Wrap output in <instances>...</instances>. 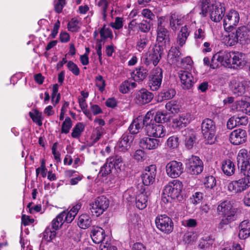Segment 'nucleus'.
Returning <instances> with one entry per match:
<instances>
[{"label": "nucleus", "mask_w": 250, "mask_h": 250, "mask_svg": "<svg viewBox=\"0 0 250 250\" xmlns=\"http://www.w3.org/2000/svg\"><path fill=\"white\" fill-rule=\"evenodd\" d=\"M238 166L244 177L229 183L228 189L230 192L236 194L241 193L250 187V156L245 149L239 150L237 157Z\"/></svg>", "instance_id": "1"}, {"label": "nucleus", "mask_w": 250, "mask_h": 250, "mask_svg": "<svg viewBox=\"0 0 250 250\" xmlns=\"http://www.w3.org/2000/svg\"><path fill=\"white\" fill-rule=\"evenodd\" d=\"M226 11L225 4L224 3L216 2L215 3L207 5L204 4L202 7V14L206 16L209 13L211 20L214 22H219L225 16Z\"/></svg>", "instance_id": "2"}, {"label": "nucleus", "mask_w": 250, "mask_h": 250, "mask_svg": "<svg viewBox=\"0 0 250 250\" xmlns=\"http://www.w3.org/2000/svg\"><path fill=\"white\" fill-rule=\"evenodd\" d=\"M153 115L149 112H147L144 117V124H146V133L149 136L155 138L164 137L167 134L165 127L162 125L153 123Z\"/></svg>", "instance_id": "3"}, {"label": "nucleus", "mask_w": 250, "mask_h": 250, "mask_svg": "<svg viewBox=\"0 0 250 250\" xmlns=\"http://www.w3.org/2000/svg\"><path fill=\"white\" fill-rule=\"evenodd\" d=\"M217 211L224 215L220 225H227L235 220L236 209L232 207L229 201H225L221 203L217 207Z\"/></svg>", "instance_id": "4"}, {"label": "nucleus", "mask_w": 250, "mask_h": 250, "mask_svg": "<svg viewBox=\"0 0 250 250\" xmlns=\"http://www.w3.org/2000/svg\"><path fill=\"white\" fill-rule=\"evenodd\" d=\"M201 130L206 144L212 145L215 141L216 126L212 120L205 119L202 123Z\"/></svg>", "instance_id": "5"}, {"label": "nucleus", "mask_w": 250, "mask_h": 250, "mask_svg": "<svg viewBox=\"0 0 250 250\" xmlns=\"http://www.w3.org/2000/svg\"><path fill=\"white\" fill-rule=\"evenodd\" d=\"M109 200L104 196L97 197L94 202L90 204L92 214L98 217L105 211L109 206Z\"/></svg>", "instance_id": "6"}, {"label": "nucleus", "mask_w": 250, "mask_h": 250, "mask_svg": "<svg viewBox=\"0 0 250 250\" xmlns=\"http://www.w3.org/2000/svg\"><path fill=\"white\" fill-rule=\"evenodd\" d=\"M240 21L239 13L235 10H230L227 13L223 20V26L227 32H230L238 25Z\"/></svg>", "instance_id": "7"}, {"label": "nucleus", "mask_w": 250, "mask_h": 250, "mask_svg": "<svg viewBox=\"0 0 250 250\" xmlns=\"http://www.w3.org/2000/svg\"><path fill=\"white\" fill-rule=\"evenodd\" d=\"M187 172L190 175H198L203 170V163L199 157L192 155L186 162Z\"/></svg>", "instance_id": "8"}, {"label": "nucleus", "mask_w": 250, "mask_h": 250, "mask_svg": "<svg viewBox=\"0 0 250 250\" xmlns=\"http://www.w3.org/2000/svg\"><path fill=\"white\" fill-rule=\"evenodd\" d=\"M182 188V182L178 180H174L165 187L163 193L172 199H175L179 196Z\"/></svg>", "instance_id": "9"}, {"label": "nucleus", "mask_w": 250, "mask_h": 250, "mask_svg": "<svg viewBox=\"0 0 250 250\" xmlns=\"http://www.w3.org/2000/svg\"><path fill=\"white\" fill-rule=\"evenodd\" d=\"M163 78V71L160 67L153 69L150 74L148 85L152 91L158 90L160 87Z\"/></svg>", "instance_id": "10"}, {"label": "nucleus", "mask_w": 250, "mask_h": 250, "mask_svg": "<svg viewBox=\"0 0 250 250\" xmlns=\"http://www.w3.org/2000/svg\"><path fill=\"white\" fill-rule=\"evenodd\" d=\"M178 75L181 86L184 89H190L196 82L197 79L195 75L188 71L180 70L178 72Z\"/></svg>", "instance_id": "11"}, {"label": "nucleus", "mask_w": 250, "mask_h": 250, "mask_svg": "<svg viewBox=\"0 0 250 250\" xmlns=\"http://www.w3.org/2000/svg\"><path fill=\"white\" fill-rule=\"evenodd\" d=\"M163 52V48L161 45H155L145 58L144 62L146 65L151 63L156 66L159 62Z\"/></svg>", "instance_id": "12"}, {"label": "nucleus", "mask_w": 250, "mask_h": 250, "mask_svg": "<svg viewBox=\"0 0 250 250\" xmlns=\"http://www.w3.org/2000/svg\"><path fill=\"white\" fill-rule=\"evenodd\" d=\"M183 164L180 162L171 161L166 167L167 175L172 178L178 177L183 172Z\"/></svg>", "instance_id": "13"}, {"label": "nucleus", "mask_w": 250, "mask_h": 250, "mask_svg": "<svg viewBox=\"0 0 250 250\" xmlns=\"http://www.w3.org/2000/svg\"><path fill=\"white\" fill-rule=\"evenodd\" d=\"M229 52L220 51L214 54L211 61L210 67L215 69L219 64L228 67Z\"/></svg>", "instance_id": "14"}, {"label": "nucleus", "mask_w": 250, "mask_h": 250, "mask_svg": "<svg viewBox=\"0 0 250 250\" xmlns=\"http://www.w3.org/2000/svg\"><path fill=\"white\" fill-rule=\"evenodd\" d=\"M155 223L157 228L163 232L169 233L172 230V220L166 215L157 216L155 220Z\"/></svg>", "instance_id": "15"}, {"label": "nucleus", "mask_w": 250, "mask_h": 250, "mask_svg": "<svg viewBox=\"0 0 250 250\" xmlns=\"http://www.w3.org/2000/svg\"><path fill=\"white\" fill-rule=\"evenodd\" d=\"M249 82L245 80L235 79L231 82L230 88L234 95L240 96L245 93Z\"/></svg>", "instance_id": "16"}, {"label": "nucleus", "mask_w": 250, "mask_h": 250, "mask_svg": "<svg viewBox=\"0 0 250 250\" xmlns=\"http://www.w3.org/2000/svg\"><path fill=\"white\" fill-rule=\"evenodd\" d=\"M156 167L152 165L147 167L142 174L143 183L145 186H149L153 184L156 175Z\"/></svg>", "instance_id": "17"}, {"label": "nucleus", "mask_w": 250, "mask_h": 250, "mask_svg": "<svg viewBox=\"0 0 250 250\" xmlns=\"http://www.w3.org/2000/svg\"><path fill=\"white\" fill-rule=\"evenodd\" d=\"M182 139L186 147L188 149L192 148L196 143V137L193 130L186 128L182 131Z\"/></svg>", "instance_id": "18"}, {"label": "nucleus", "mask_w": 250, "mask_h": 250, "mask_svg": "<svg viewBox=\"0 0 250 250\" xmlns=\"http://www.w3.org/2000/svg\"><path fill=\"white\" fill-rule=\"evenodd\" d=\"M153 94L146 89H142L135 94V100L137 104L143 105L149 103L153 99Z\"/></svg>", "instance_id": "19"}, {"label": "nucleus", "mask_w": 250, "mask_h": 250, "mask_svg": "<svg viewBox=\"0 0 250 250\" xmlns=\"http://www.w3.org/2000/svg\"><path fill=\"white\" fill-rule=\"evenodd\" d=\"M247 133L242 129H237L233 130L229 135L230 142L234 145H238L246 141Z\"/></svg>", "instance_id": "20"}, {"label": "nucleus", "mask_w": 250, "mask_h": 250, "mask_svg": "<svg viewBox=\"0 0 250 250\" xmlns=\"http://www.w3.org/2000/svg\"><path fill=\"white\" fill-rule=\"evenodd\" d=\"M134 137L129 134H124L118 142L116 146L117 149L120 151L125 152L130 147Z\"/></svg>", "instance_id": "21"}, {"label": "nucleus", "mask_w": 250, "mask_h": 250, "mask_svg": "<svg viewBox=\"0 0 250 250\" xmlns=\"http://www.w3.org/2000/svg\"><path fill=\"white\" fill-rule=\"evenodd\" d=\"M160 145L158 139L150 137H144L140 141V146L143 149L153 150L156 149Z\"/></svg>", "instance_id": "22"}, {"label": "nucleus", "mask_w": 250, "mask_h": 250, "mask_svg": "<svg viewBox=\"0 0 250 250\" xmlns=\"http://www.w3.org/2000/svg\"><path fill=\"white\" fill-rule=\"evenodd\" d=\"M191 120L190 114L188 113H183L172 121V126L175 128L179 129L186 126Z\"/></svg>", "instance_id": "23"}, {"label": "nucleus", "mask_w": 250, "mask_h": 250, "mask_svg": "<svg viewBox=\"0 0 250 250\" xmlns=\"http://www.w3.org/2000/svg\"><path fill=\"white\" fill-rule=\"evenodd\" d=\"M148 194L145 189H141L136 197V207L139 209L145 208L147 204Z\"/></svg>", "instance_id": "24"}, {"label": "nucleus", "mask_w": 250, "mask_h": 250, "mask_svg": "<svg viewBox=\"0 0 250 250\" xmlns=\"http://www.w3.org/2000/svg\"><path fill=\"white\" fill-rule=\"evenodd\" d=\"M238 236L241 239H245L250 236V222L248 220L242 221L239 226Z\"/></svg>", "instance_id": "25"}, {"label": "nucleus", "mask_w": 250, "mask_h": 250, "mask_svg": "<svg viewBox=\"0 0 250 250\" xmlns=\"http://www.w3.org/2000/svg\"><path fill=\"white\" fill-rule=\"evenodd\" d=\"M91 237L95 243H101L105 238L104 230L100 227H95L92 230Z\"/></svg>", "instance_id": "26"}, {"label": "nucleus", "mask_w": 250, "mask_h": 250, "mask_svg": "<svg viewBox=\"0 0 250 250\" xmlns=\"http://www.w3.org/2000/svg\"><path fill=\"white\" fill-rule=\"evenodd\" d=\"M233 57L234 59L233 69H241L246 65L247 60L245 54L235 51L234 56Z\"/></svg>", "instance_id": "27"}, {"label": "nucleus", "mask_w": 250, "mask_h": 250, "mask_svg": "<svg viewBox=\"0 0 250 250\" xmlns=\"http://www.w3.org/2000/svg\"><path fill=\"white\" fill-rule=\"evenodd\" d=\"M144 126L146 127V124H144V118L143 119L141 118H137L130 124L128 130L132 134H137Z\"/></svg>", "instance_id": "28"}, {"label": "nucleus", "mask_w": 250, "mask_h": 250, "mask_svg": "<svg viewBox=\"0 0 250 250\" xmlns=\"http://www.w3.org/2000/svg\"><path fill=\"white\" fill-rule=\"evenodd\" d=\"M189 34L187 26L185 25L182 27L177 38V43L180 46L182 47L186 43Z\"/></svg>", "instance_id": "29"}, {"label": "nucleus", "mask_w": 250, "mask_h": 250, "mask_svg": "<svg viewBox=\"0 0 250 250\" xmlns=\"http://www.w3.org/2000/svg\"><path fill=\"white\" fill-rule=\"evenodd\" d=\"M147 71L143 67L136 68L131 74L132 78L135 81H141L144 80L147 75Z\"/></svg>", "instance_id": "30"}, {"label": "nucleus", "mask_w": 250, "mask_h": 250, "mask_svg": "<svg viewBox=\"0 0 250 250\" xmlns=\"http://www.w3.org/2000/svg\"><path fill=\"white\" fill-rule=\"evenodd\" d=\"M222 169L225 174L231 176L234 173L235 166L230 160H227L222 162Z\"/></svg>", "instance_id": "31"}, {"label": "nucleus", "mask_w": 250, "mask_h": 250, "mask_svg": "<svg viewBox=\"0 0 250 250\" xmlns=\"http://www.w3.org/2000/svg\"><path fill=\"white\" fill-rule=\"evenodd\" d=\"M165 108L169 113L176 114L180 112L181 105L178 101L171 100L166 104Z\"/></svg>", "instance_id": "32"}, {"label": "nucleus", "mask_w": 250, "mask_h": 250, "mask_svg": "<svg viewBox=\"0 0 250 250\" xmlns=\"http://www.w3.org/2000/svg\"><path fill=\"white\" fill-rule=\"evenodd\" d=\"M92 220L89 215L86 214L81 215L78 218V225L82 229L88 228L91 225Z\"/></svg>", "instance_id": "33"}, {"label": "nucleus", "mask_w": 250, "mask_h": 250, "mask_svg": "<svg viewBox=\"0 0 250 250\" xmlns=\"http://www.w3.org/2000/svg\"><path fill=\"white\" fill-rule=\"evenodd\" d=\"M249 32L248 29L245 26H240L234 31L238 41L241 43L248 39Z\"/></svg>", "instance_id": "34"}, {"label": "nucleus", "mask_w": 250, "mask_h": 250, "mask_svg": "<svg viewBox=\"0 0 250 250\" xmlns=\"http://www.w3.org/2000/svg\"><path fill=\"white\" fill-rule=\"evenodd\" d=\"M157 41L159 42H166L169 41V32L165 27H160L157 29Z\"/></svg>", "instance_id": "35"}, {"label": "nucleus", "mask_w": 250, "mask_h": 250, "mask_svg": "<svg viewBox=\"0 0 250 250\" xmlns=\"http://www.w3.org/2000/svg\"><path fill=\"white\" fill-rule=\"evenodd\" d=\"M96 4L99 8L104 20H105L106 11L110 3V0H95Z\"/></svg>", "instance_id": "36"}, {"label": "nucleus", "mask_w": 250, "mask_h": 250, "mask_svg": "<svg viewBox=\"0 0 250 250\" xmlns=\"http://www.w3.org/2000/svg\"><path fill=\"white\" fill-rule=\"evenodd\" d=\"M137 23L135 20H132L128 24L127 26H125L124 35L127 38L135 34Z\"/></svg>", "instance_id": "37"}, {"label": "nucleus", "mask_w": 250, "mask_h": 250, "mask_svg": "<svg viewBox=\"0 0 250 250\" xmlns=\"http://www.w3.org/2000/svg\"><path fill=\"white\" fill-rule=\"evenodd\" d=\"M181 53L177 47L172 46L169 50L167 58L171 63H174L178 61L180 57Z\"/></svg>", "instance_id": "38"}, {"label": "nucleus", "mask_w": 250, "mask_h": 250, "mask_svg": "<svg viewBox=\"0 0 250 250\" xmlns=\"http://www.w3.org/2000/svg\"><path fill=\"white\" fill-rule=\"evenodd\" d=\"M228 35L224 39V42L227 46H233L237 43L239 41L234 32H228Z\"/></svg>", "instance_id": "39"}, {"label": "nucleus", "mask_w": 250, "mask_h": 250, "mask_svg": "<svg viewBox=\"0 0 250 250\" xmlns=\"http://www.w3.org/2000/svg\"><path fill=\"white\" fill-rule=\"evenodd\" d=\"M148 42L149 40L146 36L144 35H140L139 38L136 42L137 50L140 52L143 51L146 47Z\"/></svg>", "instance_id": "40"}, {"label": "nucleus", "mask_w": 250, "mask_h": 250, "mask_svg": "<svg viewBox=\"0 0 250 250\" xmlns=\"http://www.w3.org/2000/svg\"><path fill=\"white\" fill-rule=\"evenodd\" d=\"M108 164L113 165V168L116 169H120L123 165V160L121 157L115 156L108 158Z\"/></svg>", "instance_id": "41"}, {"label": "nucleus", "mask_w": 250, "mask_h": 250, "mask_svg": "<svg viewBox=\"0 0 250 250\" xmlns=\"http://www.w3.org/2000/svg\"><path fill=\"white\" fill-rule=\"evenodd\" d=\"M84 125L83 123H78L76 125L72 130L71 136L74 138H79L82 132L84 131Z\"/></svg>", "instance_id": "42"}, {"label": "nucleus", "mask_w": 250, "mask_h": 250, "mask_svg": "<svg viewBox=\"0 0 250 250\" xmlns=\"http://www.w3.org/2000/svg\"><path fill=\"white\" fill-rule=\"evenodd\" d=\"M64 222L62 215L60 213L52 221L51 226L52 228L56 231L61 228Z\"/></svg>", "instance_id": "43"}, {"label": "nucleus", "mask_w": 250, "mask_h": 250, "mask_svg": "<svg viewBox=\"0 0 250 250\" xmlns=\"http://www.w3.org/2000/svg\"><path fill=\"white\" fill-rule=\"evenodd\" d=\"M216 180L212 176L206 177L204 179V185L206 188L212 189L216 186Z\"/></svg>", "instance_id": "44"}, {"label": "nucleus", "mask_w": 250, "mask_h": 250, "mask_svg": "<svg viewBox=\"0 0 250 250\" xmlns=\"http://www.w3.org/2000/svg\"><path fill=\"white\" fill-rule=\"evenodd\" d=\"M151 25L150 21L145 20H143L137 24L139 30L143 33H148L151 29Z\"/></svg>", "instance_id": "45"}, {"label": "nucleus", "mask_w": 250, "mask_h": 250, "mask_svg": "<svg viewBox=\"0 0 250 250\" xmlns=\"http://www.w3.org/2000/svg\"><path fill=\"white\" fill-rule=\"evenodd\" d=\"M29 115L34 122L36 123L39 126L42 125L41 113L37 110H34L33 111L30 112Z\"/></svg>", "instance_id": "46"}, {"label": "nucleus", "mask_w": 250, "mask_h": 250, "mask_svg": "<svg viewBox=\"0 0 250 250\" xmlns=\"http://www.w3.org/2000/svg\"><path fill=\"white\" fill-rule=\"evenodd\" d=\"M72 120L70 117H67L62 124L61 133L67 134L72 127Z\"/></svg>", "instance_id": "47"}, {"label": "nucleus", "mask_w": 250, "mask_h": 250, "mask_svg": "<svg viewBox=\"0 0 250 250\" xmlns=\"http://www.w3.org/2000/svg\"><path fill=\"white\" fill-rule=\"evenodd\" d=\"M247 105H248L247 102L243 100L237 101L232 105V110L241 111L242 112L244 113Z\"/></svg>", "instance_id": "48"}, {"label": "nucleus", "mask_w": 250, "mask_h": 250, "mask_svg": "<svg viewBox=\"0 0 250 250\" xmlns=\"http://www.w3.org/2000/svg\"><path fill=\"white\" fill-rule=\"evenodd\" d=\"M108 163V159H107L105 164L101 167L99 174L104 176L107 175L111 172L112 169H113V165Z\"/></svg>", "instance_id": "49"}, {"label": "nucleus", "mask_w": 250, "mask_h": 250, "mask_svg": "<svg viewBox=\"0 0 250 250\" xmlns=\"http://www.w3.org/2000/svg\"><path fill=\"white\" fill-rule=\"evenodd\" d=\"M104 129L102 127H97L92 136V144L96 143L101 138L104 133Z\"/></svg>", "instance_id": "50"}, {"label": "nucleus", "mask_w": 250, "mask_h": 250, "mask_svg": "<svg viewBox=\"0 0 250 250\" xmlns=\"http://www.w3.org/2000/svg\"><path fill=\"white\" fill-rule=\"evenodd\" d=\"M181 24V20L177 18L175 15H172L171 16L170 18V26L173 31L178 29L179 25Z\"/></svg>", "instance_id": "51"}, {"label": "nucleus", "mask_w": 250, "mask_h": 250, "mask_svg": "<svg viewBox=\"0 0 250 250\" xmlns=\"http://www.w3.org/2000/svg\"><path fill=\"white\" fill-rule=\"evenodd\" d=\"M56 236V232L55 230H51L47 229L43 233V239L47 242H51Z\"/></svg>", "instance_id": "52"}, {"label": "nucleus", "mask_w": 250, "mask_h": 250, "mask_svg": "<svg viewBox=\"0 0 250 250\" xmlns=\"http://www.w3.org/2000/svg\"><path fill=\"white\" fill-rule=\"evenodd\" d=\"M167 146L171 149H175L179 146V138L177 136H172L167 140Z\"/></svg>", "instance_id": "53"}, {"label": "nucleus", "mask_w": 250, "mask_h": 250, "mask_svg": "<svg viewBox=\"0 0 250 250\" xmlns=\"http://www.w3.org/2000/svg\"><path fill=\"white\" fill-rule=\"evenodd\" d=\"M79 21L75 18H73L68 22V28L71 32H76L80 29Z\"/></svg>", "instance_id": "54"}, {"label": "nucleus", "mask_w": 250, "mask_h": 250, "mask_svg": "<svg viewBox=\"0 0 250 250\" xmlns=\"http://www.w3.org/2000/svg\"><path fill=\"white\" fill-rule=\"evenodd\" d=\"M132 157L138 162H142L146 158V155L144 150L137 149L133 153Z\"/></svg>", "instance_id": "55"}, {"label": "nucleus", "mask_w": 250, "mask_h": 250, "mask_svg": "<svg viewBox=\"0 0 250 250\" xmlns=\"http://www.w3.org/2000/svg\"><path fill=\"white\" fill-rule=\"evenodd\" d=\"M60 214L62 215V217L63 218L64 222L67 223H71L76 216L72 213L70 211H63L60 213Z\"/></svg>", "instance_id": "56"}, {"label": "nucleus", "mask_w": 250, "mask_h": 250, "mask_svg": "<svg viewBox=\"0 0 250 250\" xmlns=\"http://www.w3.org/2000/svg\"><path fill=\"white\" fill-rule=\"evenodd\" d=\"M100 34L101 38L103 39H106L107 38L112 39L113 38V34L111 30L105 27L101 29Z\"/></svg>", "instance_id": "57"}, {"label": "nucleus", "mask_w": 250, "mask_h": 250, "mask_svg": "<svg viewBox=\"0 0 250 250\" xmlns=\"http://www.w3.org/2000/svg\"><path fill=\"white\" fill-rule=\"evenodd\" d=\"M206 37L205 30L204 28H199L196 30L194 34V38L196 41L203 40Z\"/></svg>", "instance_id": "58"}, {"label": "nucleus", "mask_w": 250, "mask_h": 250, "mask_svg": "<svg viewBox=\"0 0 250 250\" xmlns=\"http://www.w3.org/2000/svg\"><path fill=\"white\" fill-rule=\"evenodd\" d=\"M67 67L74 75L78 76L80 74V69L77 65L72 61H69L67 63Z\"/></svg>", "instance_id": "59"}, {"label": "nucleus", "mask_w": 250, "mask_h": 250, "mask_svg": "<svg viewBox=\"0 0 250 250\" xmlns=\"http://www.w3.org/2000/svg\"><path fill=\"white\" fill-rule=\"evenodd\" d=\"M96 85L98 87L99 90L103 92L105 86V81L101 75H99L95 79Z\"/></svg>", "instance_id": "60"}, {"label": "nucleus", "mask_w": 250, "mask_h": 250, "mask_svg": "<svg viewBox=\"0 0 250 250\" xmlns=\"http://www.w3.org/2000/svg\"><path fill=\"white\" fill-rule=\"evenodd\" d=\"M110 26L113 28L117 30L121 29L123 26V18L120 17H116L115 21L110 23Z\"/></svg>", "instance_id": "61"}, {"label": "nucleus", "mask_w": 250, "mask_h": 250, "mask_svg": "<svg viewBox=\"0 0 250 250\" xmlns=\"http://www.w3.org/2000/svg\"><path fill=\"white\" fill-rule=\"evenodd\" d=\"M202 199L203 194L201 192H197L190 197V200L192 204L196 205L199 204Z\"/></svg>", "instance_id": "62"}, {"label": "nucleus", "mask_w": 250, "mask_h": 250, "mask_svg": "<svg viewBox=\"0 0 250 250\" xmlns=\"http://www.w3.org/2000/svg\"><path fill=\"white\" fill-rule=\"evenodd\" d=\"M176 92L173 89H170L161 93L162 97L165 99H170L172 98L175 95Z\"/></svg>", "instance_id": "63"}, {"label": "nucleus", "mask_w": 250, "mask_h": 250, "mask_svg": "<svg viewBox=\"0 0 250 250\" xmlns=\"http://www.w3.org/2000/svg\"><path fill=\"white\" fill-rule=\"evenodd\" d=\"M65 5V0H58L54 5V10L57 13L62 12L64 6Z\"/></svg>", "instance_id": "64"}]
</instances>
